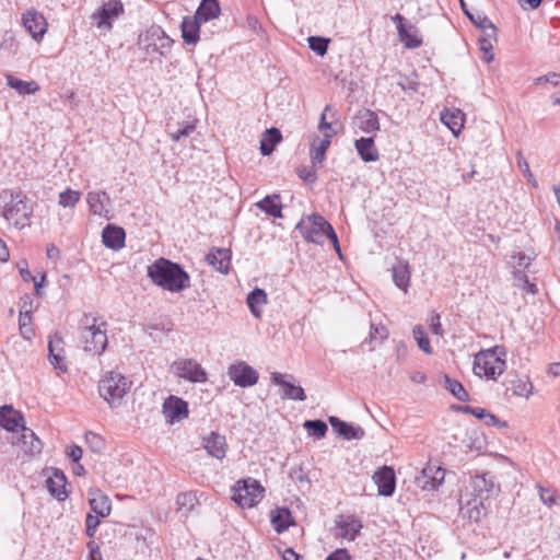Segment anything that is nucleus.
<instances>
[{
    "label": "nucleus",
    "mask_w": 560,
    "mask_h": 560,
    "mask_svg": "<svg viewBox=\"0 0 560 560\" xmlns=\"http://www.w3.org/2000/svg\"><path fill=\"white\" fill-rule=\"evenodd\" d=\"M148 277L155 285L170 292H182L190 287V277L183 267L163 257L148 266Z\"/></svg>",
    "instance_id": "1"
},
{
    "label": "nucleus",
    "mask_w": 560,
    "mask_h": 560,
    "mask_svg": "<svg viewBox=\"0 0 560 560\" xmlns=\"http://www.w3.org/2000/svg\"><path fill=\"white\" fill-rule=\"evenodd\" d=\"M0 202L3 205L2 215L18 229H23L30 224L33 208L28 199L21 191L3 189L0 191Z\"/></svg>",
    "instance_id": "2"
},
{
    "label": "nucleus",
    "mask_w": 560,
    "mask_h": 560,
    "mask_svg": "<svg viewBox=\"0 0 560 560\" xmlns=\"http://www.w3.org/2000/svg\"><path fill=\"white\" fill-rule=\"evenodd\" d=\"M506 354L503 346L480 350L474 358L475 375L495 381L506 370Z\"/></svg>",
    "instance_id": "3"
},
{
    "label": "nucleus",
    "mask_w": 560,
    "mask_h": 560,
    "mask_svg": "<svg viewBox=\"0 0 560 560\" xmlns=\"http://www.w3.org/2000/svg\"><path fill=\"white\" fill-rule=\"evenodd\" d=\"M106 323L94 316H85L80 329V339L84 350L93 354H102L107 347Z\"/></svg>",
    "instance_id": "4"
},
{
    "label": "nucleus",
    "mask_w": 560,
    "mask_h": 560,
    "mask_svg": "<svg viewBox=\"0 0 560 560\" xmlns=\"http://www.w3.org/2000/svg\"><path fill=\"white\" fill-rule=\"evenodd\" d=\"M130 387L131 382L117 371L107 372L98 382L100 395L110 407L120 406Z\"/></svg>",
    "instance_id": "5"
},
{
    "label": "nucleus",
    "mask_w": 560,
    "mask_h": 560,
    "mask_svg": "<svg viewBox=\"0 0 560 560\" xmlns=\"http://www.w3.org/2000/svg\"><path fill=\"white\" fill-rule=\"evenodd\" d=\"M296 230L306 242L323 245L332 226L323 215L314 213L302 218L296 224Z\"/></svg>",
    "instance_id": "6"
},
{
    "label": "nucleus",
    "mask_w": 560,
    "mask_h": 560,
    "mask_svg": "<svg viewBox=\"0 0 560 560\" xmlns=\"http://www.w3.org/2000/svg\"><path fill=\"white\" fill-rule=\"evenodd\" d=\"M264 487L253 478L238 480L232 488V499L241 508H252L264 497Z\"/></svg>",
    "instance_id": "7"
},
{
    "label": "nucleus",
    "mask_w": 560,
    "mask_h": 560,
    "mask_svg": "<svg viewBox=\"0 0 560 560\" xmlns=\"http://www.w3.org/2000/svg\"><path fill=\"white\" fill-rule=\"evenodd\" d=\"M469 485L474 498L467 501V504L474 505L475 510H477L478 506L485 508L483 501L498 491L493 477L489 474L475 475L470 478Z\"/></svg>",
    "instance_id": "8"
},
{
    "label": "nucleus",
    "mask_w": 560,
    "mask_h": 560,
    "mask_svg": "<svg viewBox=\"0 0 560 560\" xmlns=\"http://www.w3.org/2000/svg\"><path fill=\"white\" fill-rule=\"evenodd\" d=\"M173 373L192 383H205L208 380L206 370L192 359H180L172 364Z\"/></svg>",
    "instance_id": "9"
},
{
    "label": "nucleus",
    "mask_w": 560,
    "mask_h": 560,
    "mask_svg": "<svg viewBox=\"0 0 560 560\" xmlns=\"http://www.w3.org/2000/svg\"><path fill=\"white\" fill-rule=\"evenodd\" d=\"M228 376L236 386L243 388L254 386L259 378L258 372L244 361L231 364Z\"/></svg>",
    "instance_id": "10"
},
{
    "label": "nucleus",
    "mask_w": 560,
    "mask_h": 560,
    "mask_svg": "<svg viewBox=\"0 0 560 560\" xmlns=\"http://www.w3.org/2000/svg\"><path fill=\"white\" fill-rule=\"evenodd\" d=\"M363 524L355 515H339L336 520L334 535L337 538L353 541L360 534Z\"/></svg>",
    "instance_id": "11"
},
{
    "label": "nucleus",
    "mask_w": 560,
    "mask_h": 560,
    "mask_svg": "<svg viewBox=\"0 0 560 560\" xmlns=\"http://www.w3.org/2000/svg\"><path fill=\"white\" fill-rule=\"evenodd\" d=\"M22 25L37 43L43 39L48 26L45 16L35 9L26 10L22 14Z\"/></svg>",
    "instance_id": "12"
},
{
    "label": "nucleus",
    "mask_w": 560,
    "mask_h": 560,
    "mask_svg": "<svg viewBox=\"0 0 560 560\" xmlns=\"http://www.w3.org/2000/svg\"><path fill=\"white\" fill-rule=\"evenodd\" d=\"M392 20L397 23L399 40L406 48L413 49L422 45L419 30L412 24L406 25V19L401 14L397 13Z\"/></svg>",
    "instance_id": "13"
},
{
    "label": "nucleus",
    "mask_w": 560,
    "mask_h": 560,
    "mask_svg": "<svg viewBox=\"0 0 560 560\" xmlns=\"http://www.w3.org/2000/svg\"><path fill=\"white\" fill-rule=\"evenodd\" d=\"M124 12V5L120 0H108L102 8L92 15L98 28L110 30L112 20L118 18Z\"/></svg>",
    "instance_id": "14"
},
{
    "label": "nucleus",
    "mask_w": 560,
    "mask_h": 560,
    "mask_svg": "<svg viewBox=\"0 0 560 560\" xmlns=\"http://www.w3.org/2000/svg\"><path fill=\"white\" fill-rule=\"evenodd\" d=\"M163 415L171 424L188 417V404L179 397L170 396L163 404Z\"/></svg>",
    "instance_id": "15"
},
{
    "label": "nucleus",
    "mask_w": 560,
    "mask_h": 560,
    "mask_svg": "<svg viewBox=\"0 0 560 560\" xmlns=\"http://www.w3.org/2000/svg\"><path fill=\"white\" fill-rule=\"evenodd\" d=\"M373 480L377 485L378 494L390 497L394 493L396 477L392 467L383 466L378 468L373 475Z\"/></svg>",
    "instance_id": "16"
},
{
    "label": "nucleus",
    "mask_w": 560,
    "mask_h": 560,
    "mask_svg": "<svg viewBox=\"0 0 560 560\" xmlns=\"http://www.w3.org/2000/svg\"><path fill=\"white\" fill-rule=\"evenodd\" d=\"M48 351L49 362L52 364V366L60 372H66L68 366L66 364V358L63 354V339L59 334L56 332L49 336Z\"/></svg>",
    "instance_id": "17"
},
{
    "label": "nucleus",
    "mask_w": 560,
    "mask_h": 560,
    "mask_svg": "<svg viewBox=\"0 0 560 560\" xmlns=\"http://www.w3.org/2000/svg\"><path fill=\"white\" fill-rule=\"evenodd\" d=\"M90 211L105 219H109L110 198L106 191H90L86 195Z\"/></svg>",
    "instance_id": "18"
},
{
    "label": "nucleus",
    "mask_w": 560,
    "mask_h": 560,
    "mask_svg": "<svg viewBox=\"0 0 560 560\" xmlns=\"http://www.w3.org/2000/svg\"><path fill=\"white\" fill-rule=\"evenodd\" d=\"M0 427L11 432H15L19 429L22 431L25 428L24 417L12 406L4 405L0 407Z\"/></svg>",
    "instance_id": "19"
},
{
    "label": "nucleus",
    "mask_w": 560,
    "mask_h": 560,
    "mask_svg": "<svg viewBox=\"0 0 560 560\" xmlns=\"http://www.w3.org/2000/svg\"><path fill=\"white\" fill-rule=\"evenodd\" d=\"M285 376L279 372L271 373V380L275 384L283 387V392L281 393V397L283 399L299 400L303 401L306 399V395L304 389L294 385L293 383L285 381Z\"/></svg>",
    "instance_id": "20"
},
{
    "label": "nucleus",
    "mask_w": 560,
    "mask_h": 560,
    "mask_svg": "<svg viewBox=\"0 0 560 560\" xmlns=\"http://www.w3.org/2000/svg\"><path fill=\"white\" fill-rule=\"evenodd\" d=\"M329 423L338 435L348 441L361 440L365 434L361 427L350 424L334 416L329 417Z\"/></svg>",
    "instance_id": "21"
},
{
    "label": "nucleus",
    "mask_w": 560,
    "mask_h": 560,
    "mask_svg": "<svg viewBox=\"0 0 560 560\" xmlns=\"http://www.w3.org/2000/svg\"><path fill=\"white\" fill-rule=\"evenodd\" d=\"M206 260L215 271L226 275L231 266V252L226 248H212Z\"/></svg>",
    "instance_id": "22"
},
{
    "label": "nucleus",
    "mask_w": 560,
    "mask_h": 560,
    "mask_svg": "<svg viewBox=\"0 0 560 560\" xmlns=\"http://www.w3.org/2000/svg\"><path fill=\"white\" fill-rule=\"evenodd\" d=\"M203 447L210 456L223 459L226 454L228 443L224 435L211 432L208 436L203 438Z\"/></svg>",
    "instance_id": "23"
},
{
    "label": "nucleus",
    "mask_w": 560,
    "mask_h": 560,
    "mask_svg": "<svg viewBox=\"0 0 560 560\" xmlns=\"http://www.w3.org/2000/svg\"><path fill=\"white\" fill-rule=\"evenodd\" d=\"M440 119L457 137L464 128L465 114L458 108H444Z\"/></svg>",
    "instance_id": "24"
},
{
    "label": "nucleus",
    "mask_w": 560,
    "mask_h": 560,
    "mask_svg": "<svg viewBox=\"0 0 560 560\" xmlns=\"http://www.w3.org/2000/svg\"><path fill=\"white\" fill-rule=\"evenodd\" d=\"M459 1H460V7H462L464 13L466 14V16L471 21V23H474L476 26H478L482 31L483 35L493 37L497 34L495 25L485 13L479 12V11H476L475 13L470 12L467 9L465 1L464 0H459Z\"/></svg>",
    "instance_id": "25"
},
{
    "label": "nucleus",
    "mask_w": 560,
    "mask_h": 560,
    "mask_svg": "<svg viewBox=\"0 0 560 560\" xmlns=\"http://www.w3.org/2000/svg\"><path fill=\"white\" fill-rule=\"evenodd\" d=\"M126 233L120 226L108 224L103 229V244L110 249L118 250L125 245Z\"/></svg>",
    "instance_id": "26"
},
{
    "label": "nucleus",
    "mask_w": 560,
    "mask_h": 560,
    "mask_svg": "<svg viewBox=\"0 0 560 560\" xmlns=\"http://www.w3.org/2000/svg\"><path fill=\"white\" fill-rule=\"evenodd\" d=\"M16 446L20 447L25 454L32 456L42 452L40 440L28 428H23L21 435L18 439Z\"/></svg>",
    "instance_id": "27"
},
{
    "label": "nucleus",
    "mask_w": 560,
    "mask_h": 560,
    "mask_svg": "<svg viewBox=\"0 0 560 560\" xmlns=\"http://www.w3.org/2000/svg\"><path fill=\"white\" fill-rule=\"evenodd\" d=\"M196 16H185L182 21V36L186 44L196 45L199 40L200 24Z\"/></svg>",
    "instance_id": "28"
},
{
    "label": "nucleus",
    "mask_w": 560,
    "mask_h": 560,
    "mask_svg": "<svg viewBox=\"0 0 560 560\" xmlns=\"http://www.w3.org/2000/svg\"><path fill=\"white\" fill-rule=\"evenodd\" d=\"M49 492L58 500H63L67 497L66 483L67 479L65 474L59 469H52L47 481Z\"/></svg>",
    "instance_id": "29"
},
{
    "label": "nucleus",
    "mask_w": 560,
    "mask_h": 560,
    "mask_svg": "<svg viewBox=\"0 0 560 560\" xmlns=\"http://www.w3.org/2000/svg\"><path fill=\"white\" fill-rule=\"evenodd\" d=\"M91 495L92 497L89 499L91 511L101 517L108 516L112 511V503L109 498L102 493L100 490L92 491Z\"/></svg>",
    "instance_id": "30"
},
{
    "label": "nucleus",
    "mask_w": 560,
    "mask_h": 560,
    "mask_svg": "<svg viewBox=\"0 0 560 560\" xmlns=\"http://www.w3.org/2000/svg\"><path fill=\"white\" fill-rule=\"evenodd\" d=\"M354 147L364 162H375L380 158L374 140L371 137L357 139Z\"/></svg>",
    "instance_id": "31"
},
{
    "label": "nucleus",
    "mask_w": 560,
    "mask_h": 560,
    "mask_svg": "<svg viewBox=\"0 0 560 560\" xmlns=\"http://www.w3.org/2000/svg\"><path fill=\"white\" fill-rule=\"evenodd\" d=\"M357 125L366 133H374L380 130L378 117L370 109H363L358 113Z\"/></svg>",
    "instance_id": "32"
},
{
    "label": "nucleus",
    "mask_w": 560,
    "mask_h": 560,
    "mask_svg": "<svg viewBox=\"0 0 560 560\" xmlns=\"http://www.w3.org/2000/svg\"><path fill=\"white\" fill-rule=\"evenodd\" d=\"M388 338V329L383 324L371 323L369 336L363 345H369V350L374 351L377 345H381Z\"/></svg>",
    "instance_id": "33"
},
{
    "label": "nucleus",
    "mask_w": 560,
    "mask_h": 560,
    "mask_svg": "<svg viewBox=\"0 0 560 560\" xmlns=\"http://www.w3.org/2000/svg\"><path fill=\"white\" fill-rule=\"evenodd\" d=\"M332 135L325 133L324 138L318 140V143L314 141L311 145V160L314 166H320L325 160L326 151L330 145Z\"/></svg>",
    "instance_id": "34"
},
{
    "label": "nucleus",
    "mask_w": 560,
    "mask_h": 560,
    "mask_svg": "<svg viewBox=\"0 0 560 560\" xmlns=\"http://www.w3.org/2000/svg\"><path fill=\"white\" fill-rule=\"evenodd\" d=\"M271 524L277 533H283L293 524L292 515L289 509L278 508L270 514Z\"/></svg>",
    "instance_id": "35"
},
{
    "label": "nucleus",
    "mask_w": 560,
    "mask_h": 560,
    "mask_svg": "<svg viewBox=\"0 0 560 560\" xmlns=\"http://www.w3.org/2000/svg\"><path fill=\"white\" fill-rule=\"evenodd\" d=\"M220 5L217 0H202L194 16L201 22H208L220 14Z\"/></svg>",
    "instance_id": "36"
},
{
    "label": "nucleus",
    "mask_w": 560,
    "mask_h": 560,
    "mask_svg": "<svg viewBox=\"0 0 560 560\" xmlns=\"http://www.w3.org/2000/svg\"><path fill=\"white\" fill-rule=\"evenodd\" d=\"M282 140V136L279 129L269 128L267 129L260 140V153L264 156L270 155L275 150L277 143Z\"/></svg>",
    "instance_id": "37"
},
{
    "label": "nucleus",
    "mask_w": 560,
    "mask_h": 560,
    "mask_svg": "<svg viewBox=\"0 0 560 560\" xmlns=\"http://www.w3.org/2000/svg\"><path fill=\"white\" fill-rule=\"evenodd\" d=\"M392 271L395 284L404 292H407L410 282V270L408 264L399 261L397 265L393 266Z\"/></svg>",
    "instance_id": "38"
},
{
    "label": "nucleus",
    "mask_w": 560,
    "mask_h": 560,
    "mask_svg": "<svg viewBox=\"0 0 560 560\" xmlns=\"http://www.w3.org/2000/svg\"><path fill=\"white\" fill-rule=\"evenodd\" d=\"M257 207L273 218L282 217V206L279 195L266 196L257 203Z\"/></svg>",
    "instance_id": "39"
},
{
    "label": "nucleus",
    "mask_w": 560,
    "mask_h": 560,
    "mask_svg": "<svg viewBox=\"0 0 560 560\" xmlns=\"http://www.w3.org/2000/svg\"><path fill=\"white\" fill-rule=\"evenodd\" d=\"M267 303V294L262 289L255 288L247 295V305L255 317L260 316V306Z\"/></svg>",
    "instance_id": "40"
},
{
    "label": "nucleus",
    "mask_w": 560,
    "mask_h": 560,
    "mask_svg": "<svg viewBox=\"0 0 560 560\" xmlns=\"http://www.w3.org/2000/svg\"><path fill=\"white\" fill-rule=\"evenodd\" d=\"M7 84L18 91L20 94H34L39 90V86L36 82L23 81L21 79L15 78L12 74L7 75Z\"/></svg>",
    "instance_id": "41"
},
{
    "label": "nucleus",
    "mask_w": 560,
    "mask_h": 560,
    "mask_svg": "<svg viewBox=\"0 0 560 560\" xmlns=\"http://www.w3.org/2000/svg\"><path fill=\"white\" fill-rule=\"evenodd\" d=\"M458 409L465 413H470L476 418L483 420L486 424H495L499 420L498 418L490 413L488 410L478 407L471 406H459Z\"/></svg>",
    "instance_id": "42"
},
{
    "label": "nucleus",
    "mask_w": 560,
    "mask_h": 560,
    "mask_svg": "<svg viewBox=\"0 0 560 560\" xmlns=\"http://www.w3.org/2000/svg\"><path fill=\"white\" fill-rule=\"evenodd\" d=\"M445 387L452 393V395L460 401H467L469 395L464 388L462 383L445 375Z\"/></svg>",
    "instance_id": "43"
},
{
    "label": "nucleus",
    "mask_w": 560,
    "mask_h": 560,
    "mask_svg": "<svg viewBox=\"0 0 560 560\" xmlns=\"http://www.w3.org/2000/svg\"><path fill=\"white\" fill-rule=\"evenodd\" d=\"M195 129H196L195 122L184 121V122L179 124V128H177L176 130H172L170 128V126H167V133L174 142H177L183 137L190 136L195 131Z\"/></svg>",
    "instance_id": "44"
},
{
    "label": "nucleus",
    "mask_w": 560,
    "mask_h": 560,
    "mask_svg": "<svg viewBox=\"0 0 560 560\" xmlns=\"http://www.w3.org/2000/svg\"><path fill=\"white\" fill-rule=\"evenodd\" d=\"M533 384L528 380L516 378L511 383V389L515 396L528 398L533 393Z\"/></svg>",
    "instance_id": "45"
},
{
    "label": "nucleus",
    "mask_w": 560,
    "mask_h": 560,
    "mask_svg": "<svg viewBox=\"0 0 560 560\" xmlns=\"http://www.w3.org/2000/svg\"><path fill=\"white\" fill-rule=\"evenodd\" d=\"M412 335L418 343V347L427 354H432V348L430 340L425 335V331L421 325H416L412 329Z\"/></svg>",
    "instance_id": "46"
},
{
    "label": "nucleus",
    "mask_w": 560,
    "mask_h": 560,
    "mask_svg": "<svg viewBox=\"0 0 560 560\" xmlns=\"http://www.w3.org/2000/svg\"><path fill=\"white\" fill-rule=\"evenodd\" d=\"M433 471L431 464H428L420 472L419 476L416 477V485L424 491H433L431 486L433 485L432 478Z\"/></svg>",
    "instance_id": "47"
},
{
    "label": "nucleus",
    "mask_w": 560,
    "mask_h": 560,
    "mask_svg": "<svg viewBox=\"0 0 560 560\" xmlns=\"http://www.w3.org/2000/svg\"><path fill=\"white\" fill-rule=\"evenodd\" d=\"M81 198V192L70 188L59 194V205L63 208H73Z\"/></svg>",
    "instance_id": "48"
},
{
    "label": "nucleus",
    "mask_w": 560,
    "mask_h": 560,
    "mask_svg": "<svg viewBox=\"0 0 560 560\" xmlns=\"http://www.w3.org/2000/svg\"><path fill=\"white\" fill-rule=\"evenodd\" d=\"M197 503L196 494L192 492H183L177 495L176 504L178 505V511H184L185 513L190 512Z\"/></svg>",
    "instance_id": "49"
},
{
    "label": "nucleus",
    "mask_w": 560,
    "mask_h": 560,
    "mask_svg": "<svg viewBox=\"0 0 560 560\" xmlns=\"http://www.w3.org/2000/svg\"><path fill=\"white\" fill-rule=\"evenodd\" d=\"M304 428L316 439L324 438L328 430L327 424L322 420H307L304 422Z\"/></svg>",
    "instance_id": "50"
},
{
    "label": "nucleus",
    "mask_w": 560,
    "mask_h": 560,
    "mask_svg": "<svg viewBox=\"0 0 560 560\" xmlns=\"http://www.w3.org/2000/svg\"><path fill=\"white\" fill-rule=\"evenodd\" d=\"M85 442L93 453H102L105 450V440L97 433L88 432Z\"/></svg>",
    "instance_id": "51"
},
{
    "label": "nucleus",
    "mask_w": 560,
    "mask_h": 560,
    "mask_svg": "<svg viewBox=\"0 0 560 560\" xmlns=\"http://www.w3.org/2000/svg\"><path fill=\"white\" fill-rule=\"evenodd\" d=\"M310 48L318 56H324L327 52L329 39L319 36H310L307 38Z\"/></svg>",
    "instance_id": "52"
},
{
    "label": "nucleus",
    "mask_w": 560,
    "mask_h": 560,
    "mask_svg": "<svg viewBox=\"0 0 560 560\" xmlns=\"http://www.w3.org/2000/svg\"><path fill=\"white\" fill-rule=\"evenodd\" d=\"M495 40H497V34L493 37L485 35L483 37L479 38V47H480V50L483 51L485 60L487 62H491L493 60L492 48H493V42H495Z\"/></svg>",
    "instance_id": "53"
},
{
    "label": "nucleus",
    "mask_w": 560,
    "mask_h": 560,
    "mask_svg": "<svg viewBox=\"0 0 560 560\" xmlns=\"http://www.w3.org/2000/svg\"><path fill=\"white\" fill-rule=\"evenodd\" d=\"M516 159H517V166L521 170V172L523 173V175L526 177V179L529 183H532L534 186H536L537 185L536 179H535V177L529 168V165H528L526 159L524 158L522 151H517Z\"/></svg>",
    "instance_id": "54"
},
{
    "label": "nucleus",
    "mask_w": 560,
    "mask_h": 560,
    "mask_svg": "<svg viewBox=\"0 0 560 560\" xmlns=\"http://www.w3.org/2000/svg\"><path fill=\"white\" fill-rule=\"evenodd\" d=\"M19 271H20L22 279L25 282H30V281L34 282L35 289L38 292V289L42 287V283L46 278L45 275L42 276L40 281L38 282L36 280V278L33 277L31 271L28 270L26 261H22L21 264H19Z\"/></svg>",
    "instance_id": "55"
},
{
    "label": "nucleus",
    "mask_w": 560,
    "mask_h": 560,
    "mask_svg": "<svg viewBox=\"0 0 560 560\" xmlns=\"http://www.w3.org/2000/svg\"><path fill=\"white\" fill-rule=\"evenodd\" d=\"M514 280L521 288L526 289L532 294H535L537 292L536 284L530 283L528 277L523 271H514Z\"/></svg>",
    "instance_id": "56"
},
{
    "label": "nucleus",
    "mask_w": 560,
    "mask_h": 560,
    "mask_svg": "<svg viewBox=\"0 0 560 560\" xmlns=\"http://www.w3.org/2000/svg\"><path fill=\"white\" fill-rule=\"evenodd\" d=\"M317 166H303L298 170L299 177L306 184H313L317 179L316 174Z\"/></svg>",
    "instance_id": "57"
},
{
    "label": "nucleus",
    "mask_w": 560,
    "mask_h": 560,
    "mask_svg": "<svg viewBox=\"0 0 560 560\" xmlns=\"http://www.w3.org/2000/svg\"><path fill=\"white\" fill-rule=\"evenodd\" d=\"M432 467V478H433V485L431 486V489L436 490L444 481L445 478V469L441 466H436L434 464H431Z\"/></svg>",
    "instance_id": "58"
},
{
    "label": "nucleus",
    "mask_w": 560,
    "mask_h": 560,
    "mask_svg": "<svg viewBox=\"0 0 560 560\" xmlns=\"http://www.w3.org/2000/svg\"><path fill=\"white\" fill-rule=\"evenodd\" d=\"M100 517L96 514H88L85 518L86 536L92 538L95 535L96 528L100 525Z\"/></svg>",
    "instance_id": "59"
},
{
    "label": "nucleus",
    "mask_w": 560,
    "mask_h": 560,
    "mask_svg": "<svg viewBox=\"0 0 560 560\" xmlns=\"http://www.w3.org/2000/svg\"><path fill=\"white\" fill-rule=\"evenodd\" d=\"M429 327L432 334L436 336H443V328L441 324V317L438 313H433L429 319Z\"/></svg>",
    "instance_id": "60"
},
{
    "label": "nucleus",
    "mask_w": 560,
    "mask_h": 560,
    "mask_svg": "<svg viewBox=\"0 0 560 560\" xmlns=\"http://www.w3.org/2000/svg\"><path fill=\"white\" fill-rule=\"evenodd\" d=\"M535 83L536 84L551 83L552 85L557 86L560 84V73L549 72L545 75H540L535 79Z\"/></svg>",
    "instance_id": "61"
},
{
    "label": "nucleus",
    "mask_w": 560,
    "mask_h": 560,
    "mask_svg": "<svg viewBox=\"0 0 560 560\" xmlns=\"http://www.w3.org/2000/svg\"><path fill=\"white\" fill-rule=\"evenodd\" d=\"M331 109H332L331 105L325 106L324 112L320 116L318 128H319V130L330 131L329 133H331L334 136L337 133V131L334 130L332 125L326 120V114L328 112H331Z\"/></svg>",
    "instance_id": "62"
},
{
    "label": "nucleus",
    "mask_w": 560,
    "mask_h": 560,
    "mask_svg": "<svg viewBox=\"0 0 560 560\" xmlns=\"http://www.w3.org/2000/svg\"><path fill=\"white\" fill-rule=\"evenodd\" d=\"M539 497L542 503L549 508H551L556 502L555 493L549 489L539 488Z\"/></svg>",
    "instance_id": "63"
},
{
    "label": "nucleus",
    "mask_w": 560,
    "mask_h": 560,
    "mask_svg": "<svg viewBox=\"0 0 560 560\" xmlns=\"http://www.w3.org/2000/svg\"><path fill=\"white\" fill-rule=\"evenodd\" d=\"M326 560H351V557L347 549H337L331 552Z\"/></svg>",
    "instance_id": "64"
}]
</instances>
